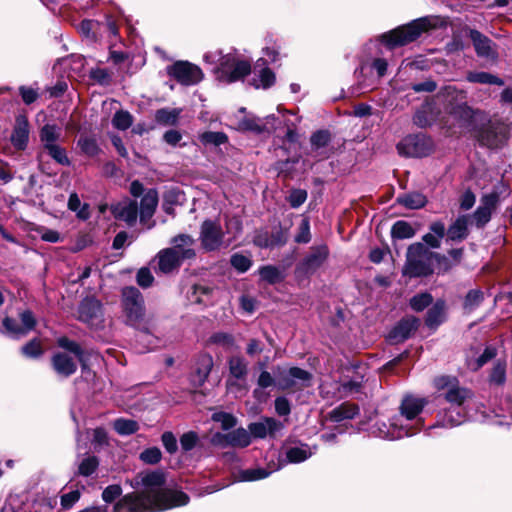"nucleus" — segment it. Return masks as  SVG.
Listing matches in <instances>:
<instances>
[{
    "label": "nucleus",
    "mask_w": 512,
    "mask_h": 512,
    "mask_svg": "<svg viewBox=\"0 0 512 512\" xmlns=\"http://www.w3.org/2000/svg\"><path fill=\"white\" fill-rule=\"evenodd\" d=\"M137 485L144 489L125 494L116 501L113 512H163L186 506L190 497L182 490L163 487L166 475L162 470L139 473Z\"/></svg>",
    "instance_id": "1"
},
{
    "label": "nucleus",
    "mask_w": 512,
    "mask_h": 512,
    "mask_svg": "<svg viewBox=\"0 0 512 512\" xmlns=\"http://www.w3.org/2000/svg\"><path fill=\"white\" fill-rule=\"evenodd\" d=\"M436 28L433 17L424 16L380 34L377 41L391 51L417 41L424 33Z\"/></svg>",
    "instance_id": "2"
},
{
    "label": "nucleus",
    "mask_w": 512,
    "mask_h": 512,
    "mask_svg": "<svg viewBox=\"0 0 512 512\" xmlns=\"http://www.w3.org/2000/svg\"><path fill=\"white\" fill-rule=\"evenodd\" d=\"M470 137L482 148L497 150L503 148L510 137V128L501 119H492L485 112L474 121Z\"/></svg>",
    "instance_id": "3"
},
{
    "label": "nucleus",
    "mask_w": 512,
    "mask_h": 512,
    "mask_svg": "<svg viewBox=\"0 0 512 512\" xmlns=\"http://www.w3.org/2000/svg\"><path fill=\"white\" fill-rule=\"evenodd\" d=\"M121 307L125 323L133 328L148 332L144 325L146 308L142 293L135 286H125L121 290Z\"/></svg>",
    "instance_id": "4"
},
{
    "label": "nucleus",
    "mask_w": 512,
    "mask_h": 512,
    "mask_svg": "<svg viewBox=\"0 0 512 512\" xmlns=\"http://www.w3.org/2000/svg\"><path fill=\"white\" fill-rule=\"evenodd\" d=\"M399 155L411 158H424L435 150L431 136L425 133H415L405 136L396 146Z\"/></svg>",
    "instance_id": "5"
},
{
    "label": "nucleus",
    "mask_w": 512,
    "mask_h": 512,
    "mask_svg": "<svg viewBox=\"0 0 512 512\" xmlns=\"http://www.w3.org/2000/svg\"><path fill=\"white\" fill-rule=\"evenodd\" d=\"M329 257V248L326 244L313 246L309 253L297 263L295 267V275L297 278H308L327 261Z\"/></svg>",
    "instance_id": "6"
},
{
    "label": "nucleus",
    "mask_w": 512,
    "mask_h": 512,
    "mask_svg": "<svg viewBox=\"0 0 512 512\" xmlns=\"http://www.w3.org/2000/svg\"><path fill=\"white\" fill-rule=\"evenodd\" d=\"M166 72L183 86L196 85L204 78V73L198 65L185 60H178L167 66Z\"/></svg>",
    "instance_id": "7"
},
{
    "label": "nucleus",
    "mask_w": 512,
    "mask_h": 512,
    "mask_svg": "<svg viewBox=\"0 0 512 512\" xmlns=\"http://www.w3.org/2000/svg\"><path fill=\"white\" fill-rule=\"evenodd\" d=\"M289 239V228L283 227L279 221L272 227L271 232L267 229H256L253 236V244L261 249L280 248L287 244Z\"/></svg>",
    "instance_id": "8"
},
{
    "label": "nucleus",
    "mask_w": 512,
    "mask_h": 512,
    "mask_svg": "<svg viewBox=\"0 0 512 512\" xmlns=\"http://www.w3.org/2000/svg\"><path fill=\"white\" fill-rule=\"evenodd\" d=\"M57 347L73 354L81 367L82 377L86 380L95 377V372L90 367L91 352L85 350L80 343L70 339L67 336H61L56 339Z\"/></svg>",
    "instance_id": "9"
},
{
    "label": "nucleus",
    "mask_w": 512,
    "mask_h": 512,
    "mask_svg": "<svg viewBox=\"0 0 512 512\" xmlns=\"http://www.w3.org/2000/svg\"><path fill=\"white\" fill-rule=\"evenodd\" d=\"M420 325V318L414 315H405L390 329L386 341L392 345L404 343L414 336Z\"/></svg>",
    "instance_id": "10"
},
{
    "label": "nucleus",
    "mask_w": 512,
    "mask_h": 512,
    "mask_svg": "<svg viewBox=\"0 0 512 512\" xmlns=\"http://www.w3.org/2000/svg\"><path fill=\"white\" fill-rule=\"evenodd\" d=\"M211 445L219 448H246L251 444V436L243 427L228 433L215 432L210 438Z\"/></svg>",
    "instance_id": "11"
},
{
    "label": "nucleus",
    "mask_w": 512,
    "mask_h": 512,
    "mask_svg": "<svg viewBox=\"0 0 512 512\" xmlns=\"http://www.w3.org/2000/svg\"><path fill=\"white\" fill-rule=\"evenodd\" d=\"M199 239L204 251L214 252L219 250L222 246L224 232L218 222L206 219L201 224Z\"/></svg>",
    "instance_id": "12"
},
{
    "label": "nucleus",
    "mask_w": 512,
    "mask_h": 512,
    "mask_svg": "<svg viewBox=\"0 0 512 512\" xmlns=\"http://www.w3.org/2000/svg\"><path fill=\"white\" fill-rule=\"evenodd\" d=\"M466 35L472 41L475 53L480 58L496 61L498 59V52L496 50V43L493 42L488 36L475 28L465 27Z\"/></svg>",
    "instance_id": "13"
},
{
    "label": "nucleus",
    "mask_w": 512,
    "mask_h": 512,
    "mask_svg": "<svg viewBox=\"0 0 512 512\" xmlns=\"http://www.w3.org/2000/svg\"><path fill=\"white\" fill-rule=\"evenodd\" d=\"M213 365V358L209 353H200L197 356L194 371L189 377L190 383L193 387L200 388L205 384Z\"/></svg>",
    "instance_id": "14"
},
{
    "label": "nucleus",
    "mask_w": 512,
    "mask_h": 512,
    "mask_svg": "<svg viewBox=\"0 0 512 512\" xmlns=\"http://www.w3.org/2000/svg\"><path fill=\"white\" fill-rule=\"evenodd\" d=\"M67 351H57L53 353L50 359L52 370L61 378H69L77 371L76 361Z\"/></svg>",
    "instance_id": "15"
},
{
    "label": "nucleus",
    "mask_w": 512,
    "mask_h": 512,
    "mask_svg": "<svg viewBox=\"0 0 512 512\" xmlns=\"http://www.w3.org/2000/svg\"><path fill=\"white\" fill-rule=\"evenodd\" d=\"M110 211L115 219L124 221L131 227L137 221L139 208L136 200L126 198L124 201L112 204Z\"/></svg>",
    "instance_id": "16"
},
{
    "label": "nucleus",
    "mask_w": 512,
    "mask_h": 512,
    "mask_svg": "<svg viewBox=\"0 0 512 512\" xmlns=\"http://www.w3.org/2000/svg\"><path fill=\"white\" fill-rule=\"evenodd\" d=\"M447 320V305L446 301L442 298H438L428 308L424 316L425 326L435 332L444 322Z\"/></svg>",
    "instance_id": "17"
},
{
    "label": "nucleus",
    "mask_w": 512,
    "mask_h": 512,
    "mask_svg": "<svg viewBox=\"0 0 512 512\" xmlns=\"http://www.w3.org/2000/svg\"><path fill=\"white\" fill-rule=\"evenodd\" d=\"M449 113L460 122V126L465 128L470 134L474 121L480 119V114L484 112L481 110H474L468 106L467 103H461L453 106Z\"/></svg>",
    "instance_id": "18"
},
{
    "label": "nucleus",
    "mask_w": 512,
    "mask_h": 512,
    "mask_svg": "<svg viewBox=\"0 0 512 512\" xmlns=\"http://www.w3.org/2000/svg\"><path fill=\"white\" fill-rule=\"evenodd\" d=\"M10 141L15 149L24 151L29 142V121L25 115H18L12 130Z\"/></svg>",
    "instance_id": "19"
},
{
    "label": "nucleus",
    "mask_w": 512,
    "mask_h": 512,
    "mask_svg": "<svg viewBox=\"0 0 512 512\" xmlns=\"http://www.w3.org/2000/svg\"><path fill=\"white\" fill-rule=\"evenodd\" d=\"M283 428V424L273 417H263L262 422H252L248 425L251 438L264 439L267 435L274 436Z\"/></svg>",
    "instance_id": "20"
},
{
    "label": "nucleus",
    "mask_w": 512,
    "mask_h": 512,
    "mask_svg": "<svg viewBox=\"0 0 512 512\" xmlns=\"http://www.w3.org/2000/svg\"><path fill=\"white\" fill-rule=\"evenodd\" d=\"M470 215H459L446 229V242H462L469 236Z\"/></svg>",
    "instance_id": "21"
},
{
    "label": "nucleus",
    "mask_w": 512,
    "mask_h": 512,
    "mask_svg": "<svg viewBox=\"0 0 512 512\" xmlns=\"http://www.w3.org/2000/svg\"><path fill=\"white\" fill-rule=\"evenodd\" d=\"M434 273V268L429 260L409 259L405 261L402 275L409 278H427Z\"/></svg>",
    "instance_id": "22"
},
{
    "label": "nucleus",
    "mask_w": 512,
    "mask_h": 512,
    "mask_svg": "<svg viewBox=\"0 0 512 512\" xmlns=\"http://www.w3.org/2000/svg\"><path fill=\"white\" fill-rule=\"evenodd\" d=\"M158 202L159 196L157 189H147L145 194L141 197L140 208L138 211L141 223H145L153 217L158 206Z\"/></svg>",
    "instance_id": "23"
},
{
    "label": "nucleus",
    "mask_w": 512,
    "mask_h": 512,
    "mask_svg": "<svg viewBox=\"0 0 512 512\" xmlns=\"http://www.w3.org/2000/svg\"><path fill=\"white\" fill-rule=\"evenodd\" d=\"M156 257L158 259V269L164 274L178 270L183 263L174 249L164 248L158 252Z\"/></svg>",
    "instance_id": "24"
},
{
    "label": "nucleus",
    "mask_w": 512,
    "mask_h": 512,
    "mask_svg": "<svg viewBox=\"0 0 512 512\" xmlns=\"http://www.w3.org/2000/svg\"><path fill=\"white\" fill-rule=\"evenodd\" d=\"M102 304L95 297L84 298L78 307L79 320L84 323H90L94 319L98 318L101 314Z\"/></svg>",
    "instance_id": "25"
},
{
    "label": "nucleus",
    "mask_w": 512,
    "mask_h": 512,
    "mask_svg": "<svg viewBox=\"0 0 512 512\" xmlns=\"http://www.w3.org/2000/svg\"><path fill=\"white\" fill-rule=\"evenodd\" d=\"M333 139L332 133L329 129H318L310 136L311 150L318 156L328 158L329 155L325 153V149L330 145Z\"/></svg>",
    "instance_id": "26"
},
{
    "label": "nucleus",
    "mask_w": 512,
    "mask_h": 512,
    "mask_svg": "<svg viewBox=\"0 0 512 512\" xmlns=\"http://www.w3.org/2000/svg\"><path fill=\"white\" fill-rule=\"evenodd\" d=\"M426 404L427 400L425 398H416L412 395H407L401 402L400 413L407 420H413L423 411Z\"/></svg>",
    "instance_id": "27"
},
{
    "label": "nucleus",
    "mask_w": 512,
    "mask_h": 512,
    "mask_svg": "<svg viewBox=\"0 0 512 512\" xmlns=\"http://www.w3.org/2000/svg\"><path fill=\"white\" fill-rule=\"evenodd\" d=\"M199 143L206 149H219L229 143L228 135L223 131L207 130L198 134Z\"/></svg>",
    "instance_id": "28"
},
{
    "label": "nucleus",
    "mask_w": 512,
    "mask_h": 512,
    "mask_svg": "<svg viewBox=\"0 0 512 512\" xmlns=\"http://www.w3.org/2000/svg\"><path fill=\"white\" fill-rule=\"evenodd\" d=\"M429 233L422 237V243L429 249H437L441 246V239L445 237L446 226L441 220L432 222L429 225Z\"/></svg>",
    "instance_id": "29"
},
{
    "label": "nucleus",
    "mask_w": 512,
    "mask_h": 512,
    "mask_svg": "<svg viewBox=\"0 0 512 512\" xmlns=\"http://www.w3.org/2000/svg\"><path fill=\"white\" fill-rule=\"evenodd\" d=\"M396 204H399L407 209L415 210L421 209L428 203L427 197L418 191L403 193L396 198Z\"/></svg>",
    "instance_id": "30"
},
{
    "label": "nucleus",
    "mask_w": 512,
    "mask_h": 512,
    "mask_svg": "<svg viewBox=\"0 0 512 512\" xmlns=\"http://www.w3.org/2000/svg\"><path fill=\"white\" fill-rule=\"evenodd\" d=\"M359 414V407L353 403H342L329 413V419L332 422H342L343 420L354 419Z\"/></svg>",
    "instance_id": "31"
},
{
    "label": "nucleus",
    "mask_w": 512,
    "mask_h": 512,
    "mask_svg": "<svg viewBox=\"0 0 512 512\" xmlns=\"http://www.w3.org/2000/svg\"><path fill=\"white\" fill-rule=\"evenodd\" d=\"M435 121L436 114L433 111L432 104L429 102L422 104L413 116V123L419 128L430 127Z\"/></svg>",
    "instance_id": "32"
},
{
    "label": "nucleus",
    "mask_w": 512,
    "mask_h": 512,
    "mask_svg": "<svg viewBox=\"0 0 512 512\" xmlns=\"http://www.w3.org/2000/svg\"><path fill=\"white\" fill-rule=\"evenodd\" d=\"M473 393L469 388L454 385L444 393V399L452 405L462 406L467 399L472 398Z\"/></svg>",
    "instance_id": "33"
},
{
    "label": "nucleus",
    "mask_w": 512,
    "mask_h": 512,
    "mask_svg": "<svg viewBox=\"0 0 512 512\" xmlns=\"http://www.w3.org/2000/svg\"><path fill=\"white\" fill-rule=\"evenodd\" d=\"M260 119L245 117L239 121V129L245 132H253L256 135L263 133H272L276 130V126L260 123Z\"/></svg>",
    "instance_id": "34"
},
{
    "label": "nucleus",
    "mask_w": 512,
    "mask_h": 512,
    "mask_svg": "<svg viewBox=\"0 0 512 512\" xmlns=\"http://www.w3.org/2000/svg\"><path fill=\"white\" fill-rule=\"evenodd\" d=\"M485 300L484 292L480 288L469 290L463 298L462 309L470 314L475 311Z\"/></svg>",
    "instance_id": "35"
},
{
    "label": "nucleus",
    "mask_w": 512,
    "mask_h": 512,
    "mask_svg": "<svg viewBox=\"0 0 512 512\" xmlns=\"http://www.w3.org/2000/svg\"><path fill=\"white\" fill-rule=\"evenodd\" d=\"M466 80L470 83L488 84L503 86L504 80L494 74L485 71H469L466 75Z\"/></svg>",
    "instance_id": "36"
},
{
    "label": "nucleus",
    "mask_w": 512,
    "mask_h": 512,
    "mask_svg": "<svg viewBox=\"0 0 512 512\" xmlns=\"http://www.w3.org/2000/svg\"><path fill=\"white\" fill-rule=\"evenodd\" d=\"M181 109L160 108L155 111V121L163 126H175L179 122Z\"/></svg>",
    "instance_id": "37"
},
{
    "label": "nucleus",
    "mask_w": 512,
    "mask_h": 512,
    "mask_svg": "<svg viewBox=\"0 0 512 512\" xmlns=\"http://www.w3.org/2000/svg\"><path fill=\"white\" fill-rule=\"evenodd\" d=\"M507 362L505 359H497L488 375L491 385L503 386L506 383Z\"/></svg>",
    "instance_id": "38"
},
{
    "label": "nucleus",
    "mask_w": 512,
    "mask_h": 512,
    "mask_svg": "<svg viewBox=\"0 0 512 512\" xmlns=\"http://www.w3.org/2000/svg\"><path fill=\"white\" fill-rule=\"evenodd\" d=\"M251 73V64L247 60H239L234 63V68L226 73L224 79L227 83H234L243 80L246 76Z\"/></svg>",
    "instance_id": "39"
},
{
    "label": "nucleus",
    "mask_w": 512,
    "mask_h": 512,
    "mask_svg": "<svg viewBox=\"0 0 512 512\" xmlns=\"http://www.w3.org/2000/svg\"><path fill=\"white\" fill-rule=\"evenodd\" d=\"M390 234L393 240L409 239L415 236L416 230L409 222L398 220L392 225Z\"/></svg>",
    "instance_id": "40"
},
{
    "label": "nucleus",
    "mask_w": 512,
    "mask_h": 512,
    "mask_svg": "<svg viewBox=\"0 0 512 512\" xmlns=\"http://www.w3.org/2000/svg\"><path fill=\"white\" fill-rule=\"evenodd\" d=\"M433 303V295L427 291L417 293L409 299V307L411 310L417 313L428 309Z\"/></svg>",
    "instance_id": "41"
},
{
    "label": "nucleus",
    "mask_w": 512,
    "mask_h": 512,
    "mask_svg": "<svg viewBox=\"0 0 512 512\" xmlns=\"http://www.w3.org/2000/svg\"><path fill=\"white\" fill-rule=\"evenodd\" d=\"M258 274L262 281L270 285H275L283 281L284 277L277 266L264 265L258 269Z\"/></svg>",
    "instance_id": "42"
},
{
    "label": "nucleus",
    "mask_w": 512,
    "mask_h": 512,
    "mask_svg": "<svg viewBox=\"0 0 512 512\" xmlns=\"http://www.w3.org/2000/svg\"><path fill=\"white\" fill-rule=\"evenodd\" d=\"M39 138L42 144V148L57 143L60 139L58 127L55 124L49 123L43 125L39 131Z\"/></svg>",
    "instance_id": "43"
},
{
    "label": "nucleus",
    "mask_w": 512,
    "mask_h": 512,
    "mask_svg": "<svg viewBox=\"0 0 512 512\" xmlns=\"http://www.w3.org/2000/svg\"><path fill=\"white\" fill-rule=\"evenodd\" d=\"M77 146L79 147L80 151L88 157H95L101 151L94 136L81 135L77 141Z\"/></svg>",
    "instance_id": "44"
},
{
    "label": "nucleus",
    "mask_w": 512,
    "mask_h": 512,
    "mask_svg": "<svg viewBox=\"0 0 512 512\" xmlns=\"http://www.w3.org/2000/svg\"><path fill=\"white\" fill-rule=\"evenodd\" d=\"M43 150L51 157L57 164L62 166H70L71 160L68 157L66 148L60 146L59 144H51L47 147H44Z\"/></svg>",
    "instance_id": "45"
},
{
    "label": "nucleus",
    "mask_w": 512,
    "mask_h": 512,
    "mask_svg": "<svg viewBox=\"0 0 512 512\" xmlns=\"http://www.w3.org/2000/svg\"><path fill=\"white\" fill-rule=\"evenodd\" d=\"M272 473L267 468H250L238 472V480L241 482H253L267 478Z\"/></svg>",
    "instance_id": "46"
},
{
    "label": "nucleus",
    "mask_w": 512,
    "mask_h": 512,
    "mask_svg": "<svg viewBox=\"0 0 512 512\" xmlns=\"http://www.w3.org/2000/svg\"><path fill=\"white\" fill-rule=\"evenodd\" d=\"M182 194L178 187L171 188L163 194L162 209L168 215H175L174 205L179 203V197Z\"/></svg>",
    "instance_id": "47"
},
{
    "label": "nucleus",
    "mask_w": 512,
    "mask_h": 512,
    "mask_svg": "<svg viewBox=\"0 0 512 512\" xmlns=\"http://www.w3.org/2000/svg\"><path fill=\"white\" fill-rule=\"evenodd\" d=\"M99 465V458L95 455H89L79 463L76 474L83 477H90L97 471Z\"/></svg>",
    "instance_id": "48"
},
{
    "label": "nucleus",
    "mask_w": 512,
    "mask_h": 512,
    "mask_svg": "<svg viewBox=\"0 0 512 512\" xmlns=\"http://www.w3.org/2000/svg\"><path fill=\"white\" fill-rule=\"evenodd\" d=\"M114 430L122 436H129L139 430V424L136 420L118 418L114 421Z\"/></svg>",
    "instance_id": "49"
},
{
    "label": "nucleus",
    "mask_w": 512,
    "mask_h": 512,
    "mask_svg": "<svg viewBox=\"0 0 512 512\" xmlns=\"http://www.w3.org/2000/svg\"><path fill=\"white\" fill-rule=\"evenodd\" d=\"M100 28L101 24L98 21L91 19H84L79 25L80 33L84 37L95 42L98 40V31Z\"/></svg>",
    "instance_id": "50"
},
{
    "label": "nucleus",
    "mask_w": 512,
    "mask_h": 512,
    "mask_svg": "<svg viewBox=\"0 0 512 512\" xmlns=\"http://www.w3.org/2000/svg\"><path fill=\"white\" fill-rule=\"evenodd\" d=\"M311 456L309 446L302 444L301 447H290L286 451V458L290 463H301Z\"/></svg>",
    "instance_id": "51"
},
{
    "label": "nucleus",
    "mask_w": 512,
    "mask_h": 512,
    "mask_svg": "<svg viewBox=\"0 0 512 512\" xmlns=\"http://www.w3.org/2000/svg\"><path fill=\"white\" fill-rule=\"evenodd\" d=\"M133 124V116L126 110H118L112 118V125L114 128L125 131Z\"/></svg>",
    "instance_id": "52"
},
{
    "label": "nucleus",
    "mask_w": 512,
    "mask_h": 512,
    "mask_svg": "<svg viewBox=\"0 0 512 512\" xmlns=\"http://www.w3.org/2000/svg\"><path fill=\"white\" fill-rule=\"evenodd\" d=\"M230 374L236 379H243L247 375V363L243 357L235 356L229 359Z\"/></svg>",
    "instance_id": "53"
},
{
    "label": "nucleus",
    "mask_w": 512,
    "mask_h": 512,
    "mask_svg": "<svg viewBox=\"0 0 512 512\" xmlns=\"http://www.w3.org/2000/svg\"><path fill=\"white\" fill-rule=\"evenodd\" d=\"M253 264L252 259L240 252L234 253L230 257V265L238 272H247Z\"/></svg>",
    "instance_id": "54"
},
{
    "label": "nucleus",
    "mask_w": 512,
    "mask_h": 512,
    "mask_svg": "<svg viewBox=\"0 0 512 512\" xmlns=\"http://www.w3.org/2000/svg\"><path fill=\"white\" fill-rule=\"evenodd\" d=\"M433 253V251H430L425 244L422 242H416L411 245H409L406 253V260L409 259H421L425 258L426 260H431V257H429V254Z\"/></svg>",
    "instance_id": "55"
},
{
    "label": "nucleus",
    "mask_w": 512,
    "mask_h": 512,
    "mask_svg": "<svg viewBox=\"0 0 512 512\" xmlns=\"http://www.w3.org/2000/svg\"><path fill=\"white\" fill-rule=\"evenodd\" d=\"M211 420L220 423L224 431L231 430L237 424V418L233 414L224 411L213 413Z\"/></svg>",
    "instance_id": "56"
},
{
    "label": "nucleus",
    "mask_w": 512,
    "mask_h": 512,
    "mask_svg": "<svg viewBox=\"0 0 512 512\" xmlns=\"http://www.w3.org/2000/svg\"><path fill=\"white\" fill-rule=\"evenodd\" d=\"M23 355L29 358H39L43 355L44 349L38 338H33L21 348Z\"/></svg>",
    "instance_id": "57"
},
{
    "label": "nucleus",
    "mask_w": 512,
    "mask_h": 512,
    "mask_svg": "<svg viewBox=\"0 0 512 512\" xmlns=\"http://www.w3.org/2000/svg\"><path fill=\"white\" fill-rule=\"evenodd\" d=\"M89 79L101 86H109L112 82V75L106 68H92L89 72Z\"/></svg>",
    "instance_id": "58"
},
{
    "label": "nucleus",
    "mask_w": 512,
    "mask_h": 512,
    "mask_svg": "<svg viewBox=\"0 0 512 512\" xmlns=\"http://www.w3.org/2000/svg\"><path fill=\"white\" fill-rule=\"evenodd\" d=\"M122 487L119 484H111L104 488L101 497L106 504L116 503L115 501L122 498Z\"/></svg>",
    "instance_id": "59"
},
{
    "label": "nucleus",
    "mask_w": 512,
    "mask_h": 512,
    "mask_svg": "<svg viewBox=\"0 0 512 512\" xmlns=\"http://www.w3.org/2000/svg\"><path fill=\"white\" fill-rule=\"evenodd\" d=\"M498 350L494 345H487L481 355L475 360L473 371H478L497 356Z\"/></svg>",
    "instance_id": "60"
},
{
    "label": "nucleus",
    "mask_w": 512,
    "mask_h": 512,
    "mask_svg": "<svg viewBox=\"0 0 512 512\" xmlns=\"http://www.w3.org/2000/svg\"><path fill=\"white\" fill-rule=\"evenodd\" d=\"M429 257H431V260L433 259L436 261L438 267V274H446L453 267H455L448 256L441 254L439 252L433 251V253L429 254Z\"/></svg>",
    "instance_id": "61"
},
{
    "label": "nucleus",
    "mask_w": 512,
    "mask_h": 512,
    "mask_svg": "<svg viewBox=\"0 0 512 512\" xmlns=\"http://www.w3.org/2000/svg\"><path fill=\"white\" fill-rule=\"evenodd\" d=\"M139 458L145 464L155 465L161 461L162 453L161 450L156 446L149 447L140 453Z\"/></svg>",
    "instance_id": "62"
},
{
    "label": "nucleus",
    "mask_w": 512,
    "mask_h": 512,
    "mask_svg": "<svg viewBox=\"0 0 512 512\" xmlns=\"http://www.w3.org/2000/svg\"><path fill=\"white\" fill-rule=\"evenodd\" d=\"M311 240L310 222L308 218H303L298 226V232L294 241L298 244H306Z\"/></svg>",
    "instance_id": "63"
},
{
    "label": "nucleus",
    "mask_w": 512,
    "mask_h": 512,
    "mask_svg": "<svg viewBox=\"0 0 512 512\" xmlns=\"http://www.w3.org/2000/svg\"><path fill=\"white\" fill-rule=\"evenodd\" d=\"M288 373L292 376L294 381L299 380L303 387L310 386L313 375L309 371L295 366L289 368Z\"/></svg>",
    "instance_id": "64"
}]
</instances>
